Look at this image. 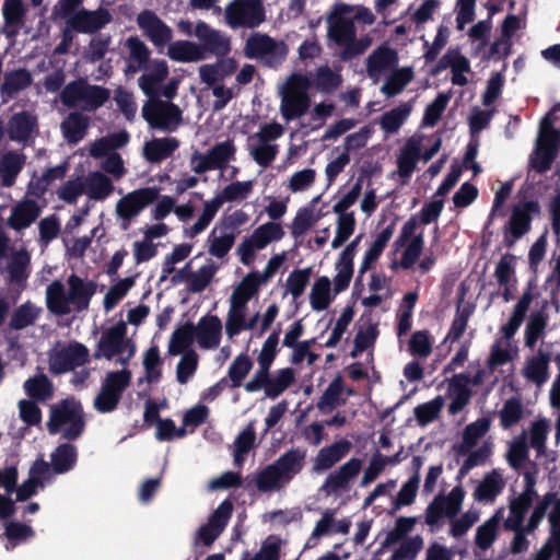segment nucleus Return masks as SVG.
I'll list each match as a JSON object with an SVG mask.
<instances>
[{"mask_svg": "<svg viewBox=\"0 0 560 560\" xmlns=\"http://www.w3.org/2000/svg\"><path fill=\"white\" fill-rule=\"evenodd\" d=\"M85 425L82 404L74 397L61 399L50 406L46 423L49 434L61 432L62 439L74 441L83 434Z\"/></svg>", "mask_w": 560, "mask_h": 560, "instance_id": "obj_1", "label": "nucleus"}, {"mask_svg": "<svg viewBox=\"0 0 560 560\" xmlns=\"http://www.w3.org/2000/svg\"><path fill=\"white\" fill-rule=\"evenodd\" d=\"M110 98V90L96 84H90L86 78H79L65 85L60 93L61 103L73 108L81 106L85 112H95Z\"/></svg>", "mask_w": 560, "mask_h": 560, "instance_id": "obj_2", "label": "nucleus"}, {"mask_svg": "<svg viewBox=\"0 0 560 560\" xmlns=\"http://www.w3.org/2000/svg\"><path fill=\"white\" fill-rule=\"evenodd\" d=\"M131 372L127 369L107 373L100 393L94 398V408L102 413L114 411L125 389L129 386Z\"/></svg>", "mask_w": 560, "mask_h": 560, "instance_id": "obj_3", "label": "nucleus"}, {"mask_svg": "<svg viewBox=\"0 0 560 560\" xmlns=\"http://www.w3.org/2000/svg\"><path fill=\"white\" fill-rule=\"evenodd\" d=\"M540 213V206L536 200H528L514 206L509 221L503 226V244L512 248L518 240L532 229V215Z\"/></svg>", "mask_w": 560, "mask_h": 560, "instance_id": "obj_4", "label": "nucleus"}, {"mask_svg": "<svg viewBox=\"0 0 560 560\" xmlns=\"http://www.w3.org/2000/svg\"><path fill=\"white\" fill-rule=\"evenodd\" d=\"M266 19L261 0H233L225 8V20L231 28H255Z\"/></svg>", "mask_w": 560, "mask_h": 560, "instance_id": "obj_5", "label": "nucleus"}, {"mask_svg": "<svg viewBox=\"0 0 560 560\" xmlns=\"http://www.w3.org/2000/svg\"><path fill=\"white\" fill-rule=\"evenodd\" d=\"M160 188L144 187L132 190L121 197L116 203V213L121 219V229L128 230L131 221L138 217L143 209L159 199Z\"/></svg>", "mask_w": 560, "mask_h": 560, "instance_id": "obj_6", "label": "nucleus"}, {"mask_svg": "<svg viewBox=\"0 0 560 560\" xmlns=\"http://www.w3.org/2000/svg\"><path fill=\"white\" fill-rule=\"evenodd\" d=\"M90 361L86 346L78 341H71L59 349H52L48 353L49 371L54 375H61L73 371Z\"/></svg>", "mask_w": 560, "mask_h": 560, "instance_id": "obj_7", "label": "nucleus"}, {"mask_svg": "<svg viewBox=\"0 0 560 560\" xmlns=\"http://www.w3.org/2000/svg\"><path fill=\"white\" fill-rule=\"evenodd\" d=\"M142 117L154 129L174 131L182 121V110L173 102L148 100L142 106Z\"/></svg>", "mask_w": 560, "mask_h": 560, "instance_id": "obj_8", "label": "nucleus"}, {"mask_svg": "<svg viewBox=\"0 0 560 560\" xmlns=\"http://www.w3.org/2000/svg\"><path fill=\"white\" fill-rule=\"evenodd\" d=\"M464 498L465 491L460 485L454 487L447 495L438 494L425 509V523L434 526L444 515L450 520L456 517Z\"/></svg>", "mask_w": 560, "mask_h": 560, "instance_id": "obj_9", "label": "nucleus"}, {"mask_svg": "<svg viewBox=\"0 0 560 560\" xmlns=\"http://www.w3.org/2000/svg\"><path fill=\"white\" fill-rule=\"evenodd\" d=\"M244 52L247 58H266L272 65L283 61L288 49L284 43H278L267 34L255 33L247 38Z\"/></svg>", "mask_w": 560, "mask_h": 560, "instance_id": "obj_10", "label": "nucleus"}, {"mask_svg": "<svg viewBox=\"0 0 560 560\" xmlns=\"http://www.w3.org/2000/svg\"><path fill=\"white\" fill-rule=\"evenodd\" d=\"M353 7L347 3H337L329 14L327 35L336 45L354 39L357 30L352 18Z\"/></svg>", "mask_w": 560, "mask_h": 560, "instance_id": "obj_11", "label": "nucleus"}, {"mask_svg": "<svg viewBox=\"0 0 560 560\" xmlns=\"http://www.w3.org/2000/svg\"><path fill=\"white\" fill-rule=\"evenodd\" d=\"M137 24L143 35L159 49L168 46L173 30L154 11L144 9L137 15Z\"/></svg>", "mask_w": 560, "mask_h": 560, "instance_id": "obj_12", "label": "nucleus"}, {"mask_svg": "<svg viewBox=\"0 0 560 560\" xmlns=\"http://www.w3.org/2000/svg\"><path fill=\"white\" fill-rule=\"evenodd\" d=\"M126 335L127 325L122 320L105 329L97 341L93 358L95 360H100L102 358L112 360L116 355L122 354L129 343Z\"/></svg>", "mask_w": 560, "mask_h": 560, "instance_id": "obj_13", "label": "nucleus"}, {"mask_svg": "<svg viewBox=\"0 0 560 560\" xmlns=\"http://www.w3.org/2000/svg\"><path fill=\"white\" fill-rule=\"evenodd\" d=\"M253 273H247L233 291L230 299V310L225 323V330L233 329V325L241 323L246 316L247 303L258 293L257 283L252 282Z\"/></svg>", "mask_w": 560, "mask_h": 560, "instance_id": "obj_14", "label": "nucleus"}, {"mask_svg": "<svg viewBox=\"0 0 560 560\" xmlns=\"http://www.w3.org/2000/svg\"><path fill=\"white\" fill-rule=\"evenodd\" d=\"M110 12L100 7L96 10L80 9L66 20L68 26L77 33L93 34L112 22Z\"/></svg>", "mask_w": 560, "mask_h": 560, "instance_id": "obj_15", "label": "nucleus"}, {"mask_svg": "<svg viewBox=\"0 0 560 560\" xmlns=\"http://www.w3.org/2000/svg\"><path fill=\"white\" fill-rule=\"evenodd\" d=\"M535 299L533 293V284L528 282L527 288L523 291L520 300L513 307L510 318L500 327V334L509 342L517 332L526 318L530 304Z\"/></svg>", "mask_w": 560, "mask_h": 560, "instance_id": "obj_16", "label": "nucleus"}, {"mask_svg": "<svg viewBox=\"0 0 560 560\" xmlns=\"http://www.w3.org/2000/svg\"><path fill=\"white\" fill-rule=\"evenodd\" d=\"M194 33L201 42L200 46L203 48L205 52L223 57L231 50L230 39L223 36L221 32L211 28L203 21L197 22Z\"/></svg>", "mask_w": 560, "mask_h": 560, "instance_id": "obj_17", "label": "nucleus"}, {"mask_svg": "<svg viewBox=\"0 0 560 560\" xmlns=\"http://www.w3.org/2000/svg\"><path fill=\"white\" fill-rule=\"evenodd\" d=\"M195 337L200 348H218L222 336V323L215 315L202 316L195 326Z\"/></svg>", "mask_w": 560, "mask_h": 560, "instance_id": "obj_18", "label": "nucleus"}, {"mask_svg": "<svg viewBox=\"0 0 560 560\" xmlns=\"http://www.w3.org/2000/svg\"><path fill=\"white\" fill-rule=\"evenodd\" d=\"M126 48L128 49L126 74H135L138 71H147L149 69L151 50L138 36H130L126 39Z\"/></svg>", "mask_w": 560, "mask_h": 560, "instance_id": "obj_19", "label": "nucleus"}, {"mask_svg": "<svg viewBox=\"0 0 560 560\" xmlns=\"http://www.w3.org/2000/svg\"><path fill=\"white\" fill-rule=\"evenodd\" d=\"M362 469V460L360 458H351L342 464L336 471L329 474L323 485V489L327 492H337L348 487V483L359 475Z\"/></svg>", "mask_w": 560, "mask_h": 560, "instance_id": "obj_20", "label": "nucleus"}, {"mask_svg": "<svg viewBox=\"0 0 560 560\" xmlns=\"http://www.w3.org/2000/svg\"><path fill=\"white\" fill-rule=\"evenodd\" d=\"M42 212L37 201L32 199L23 200L16 203L11 215L7 220V225L14 231H22L32 225Z\"/></svg>", "mask_w": 560, "mask_h": 560, "instance_id": "obj_21", "label": "nucleus"}, {"mask_svg": "<svg viewBox=\"0 0 560 560\" xmlns=\"http://www.w3.org/2000/svg\"><path fill=\"white\" fill-rule=\"evenodd\" d=\"M70 304L74 305L77 312L88 310L92 296L96 292L94 281H84L79 276L72 273L68 278Z\"/></svg>", "mask_w": 560, "mask_h": 560, "instance_id": "obj_22", "label": "nucleus"}, {"mask_svg": "<svg viewBox=\"0 0 560 560\" xmlns=\"http://www.w3.org/2000/svg\"><path fill=\"white\" fill-rule=\"evenodd\" d=\"M546 504H548L547 501L534 508L525 526H520L517 529H508L509 532H514V537L511 542L512 553H522L528 549L529 541L526 538V534L533 533L539 526L545 517Z\"/></svg>", "mask_w": 560, "mask_h": 560, "instance_id": "obj_23", "label": "nucleus"}, {"mask_svg": "<svg viewBox=\"0 0 560 560\" xmlns=\"http://www.w3.org/2000/svg\"><path fill=\"white\" fill-rule=\"evenodd\" d=\"M36 128V116L26 110H22L11 116L8 122L7 132L12 141L27 142Z\"/></svg>", "mask_w": 560, "mask_h": 560, "instance_id": "obj_24", "label": "nucleus"}, {"mask_svg": "<svg viewBox=\"0 0 560 560\" xmlns=\"http://www.w3.org/2000/svg\"><path fill=\"white\" fill-rule=\"evenodd\" d=\"M351 447L350 441L341 439L329 446L320 448L314 460V469L316 471L330 469L350 452Z\"/></svg>", "mask_w": 560, "mask_h": 560, "instance_id": "obj_25", "label": "nucleus"}, {"mask_svg": "<svg viewBox=\"0 0 560 560\" xmlns=\"http://www.w3.org/2000/svg\"><path fill=\"white\" fill-rule=\"evenodd\" d=\"M305 457V450L293 447L280 455L272 464L279 470L284 482L289 483L302 470Z\"/></svg>", "mask_w": 560, "mask_h": 560, "instance_id": "obj_26", "label": "nucleus"}, {"mask_svg": "<svg viewBox=\"0 0 560 560\" xmlns=\"http://www.w3.org/2000/svg\"><path fill=\"white\" fill-rule=\"evenodd\" d=\"M421 156V140L410 137L402 147L397 159L398 174L404 179H409L416 170Z\"/></svg>", "mask_w": 560, "mask_h": 560, "instance_id": "obj_27", "label": "nucleus"}, {"mask_svg": "<svg viewBox=\"0 0 560 560\" xmlns=\"http://www.w3.org/2000/svg\"><path fill=\"white\" fill-rule=\"evenodd\" d=\"M33 82L31 72L25 68L9 71L4 74L0 85V94L3 102L13 98L19 92L27 89Z\"/></svg>", "mask_w": 560, "mask_h": 560, "instance_id": "obj_28", "label": "nucleus"}, {"mask_svg": "<svg viewBox=\"0 0 560 560\" xmlns=\"http://www.w3.org/2000/svg\"><path fill=\"white\" fill-rule=\"evenodd\" d=\"M398 63V54L387 45H381L366 59V72L370 78L380 75L384 70Z\"/></svg>", "mask_w": 560, "mask_h": 560, "instance_id": "obj_29", "label": "nucleus"}, {"mask_svg": "<svg viewBox=\"0 0 560 560\" xmlns=\"http://www.w3.org/2000/svg\"><path fill=\"white\" fill-rule=\"evenodd\" d=\"M550 360L551 355L549 352L538 350L535 355L527 359L523 369V375L537 386H541L549 378Z\"/></svg>", "mask_w": 560, "mask_h": 560, "instance_id": "obj_30", "label": "nucleus"}, {"mask_svg": "<svg viewBox=\"0 0 560 560\" xmlns=\"http://www.w3.org/2000/svg\"><path fill=\"white\" fill-rule=\"evenodd\" d=\"M46 306L55 315H67L71 312L69 293H66L63 283L54 280L46 288Z\"/></svg>", "mask_w": 560, "mask_h": 560, "instance_id": "obj_31", "label": "nucleus"}, {"mask_svg": "<svg viewBox=\"0 0 560 560\" xmlns=\"http://www.w3.org/2000/svg\"><path fill=\"white\" fill-rule=\"evenodd\" d=\"M167 56L178 62H196L206 59L203 48L199 44L189 40L171 42Z\"/></svg>", "mask_w": 560, "mask_h": 560, "instance_id": "obj_32", "label": "nucleus"}, {"mask_svg": "<svg viewBox=\"0 0 560 560\" xmlns=\"http://www.w3.org/2000/svg\"><path fill=\"white\" fill-rule=\"evenodd\" d=\"M89 126L90 118L88 116L73 112L65 118L60 127L68 143L77 144L85 137Z\"/></svg>", "mask_w": 560, "mask_h": 560, "instance_id": "obj_33", "label": "nucleus"}, {"mask_svg": "<svg viewBox=\"0 0 560 560\" xmlns=\"http://www.w3.org/2000/svg\"><path fill=\"white\" fill-rule=\"evenodd\" d=\"M469 376L465 373H459L453 376L450 387L453 392L452 400L448 405V412L456 415L463 410L470 400L471 390L468 387Z\"/></svg>", "mask_w": 560, "mask_h": 560, "instance_id": "obj_34", "label": "nucleus"}, {"mask_svg": "<svg viewBox=\"0 0 560 560\" xmlns=\"http://www.w3.org/2000/svg\"><path fill=\"white\" fill-rule=\"evenodd\" d=\"M548 502L546 504L545 514L548 509L552 505V510L549 513V523L551 527V541L552 549L555 550L557 558L560 560V498H558L557 492H547L542 499L536 504L539 506L544 502Z\"/></svg>", "mask_w": 560, "mask_h": 560, "instance_id": "obj_35", "label": "nucleus"}, {"mask_svg": "<svg viewBox=\"0 0 560 560\" xmlns=\"http://www.w3.org/2000/svg\"><path fill=\"white\" fill-rule=\"evenodd\" d=\"M51 469L55 474L61 475L70 471L77 464L78 451L73 444H59L50 455Z\"/></svg>", "mask_w": 560, "mask_h": 560, "instance_id": "obj_36", "label": "nucleus"}, {"mask_svg": "<svg viewBox=\"0 0 560 560\" xmlns=\"http://www.w3.org/2000/svg\"><path fill=\"white\" fill-rule=\"evenodd\" d=\"M84 189L90 199L104 200L114 191V184L108 176L96 171L86 177Z\"/></svg>", "mask_w": 560, "mask_h": 560, "instance_id": "obj_37", "label": "nucleus"}, {"mask_svg": "<svg viewBox=\"0 0 560 560\" xmlns=\"http://www.w3.org/2000/svg\"><path fill=\"white\" fill-rule=\"evenodd\" d=\"M311 100L308 94H285L281 101V115L285 121H291L295 118L302 117L308 110Z\"/></svg>", "mask_w": 560, "mask_h": 560, "instance_id": "obj_38", "label": "nucleus"}, {"mask_svg": "<svg viewBox=\"0 0 560 560\" xmlns=\"http://www.w3.org/2000/svg\"><path fill=\"white\" fill-rule=\"evenodd\" d=\"M178 148L175 138L153 139L145 143L143 149L144 158L151 163H159L173 154Z\"/></svg>", "mask_w": 560, "mask_h": 560, "instance_id": "obj_39", "label": "nucleus"}, {"mask_svg": "<svg viewBox=\"0 0 560 560\" xmlns=\"http://www.w3.org/2000/svg\"><path fill=\"white\" fill-rule=\"evenodd\" d=\"M503 518V508L498 509L494 514L480 525L476 530L475 542L482 549H489L497 538L499 525Z\"/></svg>", "mask_w": 560, "mask_h": 560, "instance_id": "obj_40", "label": "nucleus"}, {"mask_svg": "<svg viewBox=\"0 0 560 560\" xmlns=\"http://www.w3.org/2000/svg\"><path fill=\"white\" fill-rule=\"evenodd\" d=\"M504 480L499 471L492 470L487 474L474 491V498L477 501H493L503 490Z\"/></svg>", "mask_w": 560, "mask_h": 560, "instance_id": "obj_41", "label": "nucleus"}, {"mask_svg": "<svg viewBox=\"0 0 560 560\" xmlns=\"http://www.w3.org/2000/svg\"><path fill=\"white\" fill-rule=\"evenodd\" d=\"M224 201L220 197V195H217L211 200L206 201L203 205L202 213L197 220V222L190 228H185V236L194 238L195 236L203 232L210 224V222L213 220V218L215 217L217 212L219 211Z\"/></svg>", "mask_w": 560, "mask_h": 560, "instance_id": "obj_42", "label": "nucleus"}, {"mask_svg": "<svg viewBox=\"0 0 560 560\" xmlns=\"http://www.w3.org/2000/svg\"><path fill=\"white\" fill-rule=\"evenodd\" d=\"M548 325V315L544 311L533 312L528 318L524 332V342L533 349L537 341L544 337Z\"/></svg>", "mask_w": 560, "mask_h": 560, "instance_id": "obj_43", "label": "nucleus"}, {"mask_svg": "<svg viewBox=\"0 0 560 560\" xmlns=\"http://www.w3.org/2000/svg\"><path fill=\"white\" fill-rule=\"evenodd\" d=\"M235 226H224V229H230L229 233H224L220 236L215 235L217 228H214L208 236V253L218 258L223 259L229 252L232 249L235 243L236 234L234 233Z\"/></svg>", "mask_w": 560, "mask_h": 560, "instance_id": "obj_44", "label": "nucleus"}, {"mask_svg": "<svg viewBox=\"0 0 560 560\" xmlns=\"http://www.w3.org/2000/svg\"><path fill=\"white\" fill-rule=\"evenodd\" d=\"M343 392V382L340 375L336 376L328 387L323 393L322 397L317 402L319 411L327 413L336 409L338 406L346 402L345 399H340V395Z\"/></svg>", "mask_w": 560, "mask_h": 560, "instance_id": "obj_45", "label": "nucleus"}, {"mask_svg": "<svg viewBox=\"0 0 560 560\" xmlns=\"http://www.w3.org/2000/svg\"><path fill=\"white\" fill-rule=\"evenodd\" d=\"M196 327L192 323L188 322L174 330L168 343V353L177 355L188 351L195 338Z\"/></svg>", "mask_w": 560, "mask_h": 560, "instance_id": "obj_46", "label": "nucleus"}, {"mask_svg": "<svg viewBox=\"0 0 560 560\" xmlns=\"http://www.w3.org/2000/svg\"><path fill=\"white\" fill-rule=\"evenodd\" d=\"M330 291L331 282L328 277L323 276L315 280L310 294L311 306L314 311L320 312L329 306L332 301Z\"/></svg>", "mask_w": 560, "mask_h": 560, "instance_id": "obj_47", "label": "nucleus"}, {"mask_svg": "<svg viewBox=\"0 0 560 560\" xmlns=\"http://www.w3.org/2000/svg\"><path fill=\"white\" fill-rule=\"evenodd\" d=\"M24 389L28 397L36 401H46L54 394L52 383L45 375H35L24 383Z\"/></svg>", "mask_w": 560, "mask_h": 560, "instance_id": "obj_48", "label": "nucleus"}, {"mask_svg": "<svg viewBox=\"0 0 560 560\" xmlns=\"http://www.w3.org/2000/svg\"><path fill=\"white\" fill-rule=\"evenodd\" d=\"M255 485L260 492H270L278 491L288 483L284 482L276 466L270 464L257 474Z\"/></svg>", "mask_w": 560, "mask_h": 560, "instance_id": "obj_49", "label": "nucleus"}, {"mask_svg": "<svg viewBox=\"0 0 560 560\" xmlns=\"http://www.w3.org/2000/svg\"><path fill=\"white\" fill-rule=\"evenodd\" d=\"M284 236V231L280 223L270 221L259 225L254 230L250 238L255 242L257 249L265 248L272 241H280Z\"/></svg>", "mask_w": 560, "mask_h": 560, "instance_id": "obj_50", "label": "nucleus"}, {"mask_svg": "<svg viewBox=\"0 0 560 560\" xmlns=\"http://www.w3.org/2000/svg\"><path fill=\"white\" fill-rule=\"evenodd\" d=\"M533 502L520 497L511 498L509 501V516L503 522L504 529H517L524 526L525 515L530 509Z\"/></svg>", "mask_w": 560, "mask_h": 560, "instance_id": "obj_51", "label": "nucleus"}, {"mask_svg": "<svg viewBox=\"0 0 560 560\" xmlns=\"http://www.w3.org/2000/svg\"><path fill=\"white\" fill-rule=\"evenodd\" d=\"M412 79L413 71L411 68L395 70L382 85L381 92L387 97H394L399 94Z\"/></svg>", "mask_w": 560, "mask_h": 560, "instance_id": "obj_52", "label": "nucleus"}, {"mask_svg": "<svg viewBox=\"0 0 560 560\" xmlns=\"http://www.w3.org/2000/svg\"><path fill=\"white\" fill-rule=\"evenodd\" d=\"M411 112V105L404 103L386 113L381 117V128L386 133H394L398 131Z\"/></svg>", "mask_w": 560, "mask_h": 560, "instance_id": "obj_53", "label": "nucleus"}, {"mask_svg": "<svg viewBox=\"0 0 560 560\" xmlns=\"http://www.w3.org/2000/svg\"><path fill=\"white\" fill-rule=\"evenodd\" d=\"M30 255L25 250L13 253L7 267L10 282L20 284L27 279L28 273L26 269L30 265Z\"/></svg>", "mask_w": 560, "mask_h": 560, "instance_id": "obj_54", "label": "nucleus"}, {"mask_svg": "<svg viewBox=\"0 0 560 560\" xmlns=\"http://www.w3.org/2000/svg\"><path fill=\"white\" fill-rule=\"evenodd\" d=\"M444 406V398L439 395L432 400L418 405L413 412L419 425L424 427L439 418Z\"/></svg>", "mask_w": 560, "mask_h": 560, "instance_id": "obj_55", "label": "nucleus"}, {"mask_svg": "<svg viewBox=\"0 0 560 560\" xmlns=\"http://www.w3.org/2000/svg\"><path fill=\"white\" fill-rule=\"evenodd\" d=\"M38 313L39 311L31 302H26L14 310L9 326L14 330L24 329L35 323Z\"/></svg>", "mask_w": 560, "mask_h": 560, "instance_id": "obj_56", "label": "nucleus"}, {"mask_svg": "<svg viewBox=\"0 0 560 560\" xmlns=\"http://www.w3.org/2000/svg\"><path fill=\"white\" fill-rule=\"evenodd\" d=\"M294 382V372L291 368H284L278 371L276 377H271L265 387V395L275 399L288 389Z\"/></svg>", "mask_w": 560, "mask_h": 560, "instance_id": "obj_57", "label": "nucleus"}, {"mask_svg": "<svg viewBox=\"0 0 560 560\" xmlns=\"http://www.w3.org/2000/svg\"><path fill=\"white\" fill-rule=\"evenodd\" d=\"M342 83L341 74L334 72L328 66L317 68L314 79L315 88L323 93L336 91Z\"/></svg>", "mask_w": 560, "mask_h": 560, "instance_id": "obj_58", "label": "nucleus"}, {"mask_svg": "<svg viewBox=\"0 0 560 560\" xmlns=\"http://www.w3.org/2000/svg\"><path fill=\"white\" fill-rule=\"evenodd\" d=\"M524 416L522 401L516 397L506 399L500 410V422L504 429H510L517 424Z\"/></svg>", "mask_w": 560, "mask_h": 560, "instance_id": "obj_59", "label": "nucleus"}, {"mask_svg": "<svg viewBox=\"0 0 560 560\" xmlns=\"http://www.w3.org/2000/svg\"><path fill=\"white\" fill-rule=\"evenodd\" d=\"M133 284L135 279L132 277H127L112 285L104 296L103 304L105 311L108 312L113 310L126 296Z\"/></svg>", "mask_w": 560, "mask_h": 560, "instance_id": "obj_60", "label": "nucleus"}, {"mask_svg": "<svg viewBox=\"0 0 560 560\" xmlns=\"http://www.w3.org/2000/svg\"><path fill=\"white\" fill-rule=\"evenodd\" d=\"M448 94L439 93L436 97L425 107L424 115L422 118V125L425 127H434L441 119L448 104Z\"/></svg>", "mask_w": 560, "mask_h": 560, "instance_id": "obj_61", "label": "nucleus"}, {"mask_svg": "<svg viewBox=\"0 0 560 560\" xmlns=\"http://www.w3.org/2000/svg\"><path fill=\"white\" fill-rule=\"evenodd\" d=\"M236 148L233 140L228 139L226 141L214 144L208 152L211 162L218 170H221L225 164L235 159Z\"/></svg>", "mask_w": 560, "mask_h": 560, "instance_id": "obj_62", "label": "nucleus"}, {"mask_svg": "<svg viewBox=\"0 0 560 560\" xmlns=\"http://www.w3.org/2000/svg\"><path fill=\"white\" fill-rule=\"evenodd\" d=\"M558 154L547 149L535 145L529 154V165L538 174H545L551 170Z\"/></svg>", "mask_w": 560, "mask_h": 560, "instance_id": "obj_63", "label": "nucleus"}, {"mask_svg": "<svg viewBox=\"0 0 560 560\" xmlns=\"http://www.w3.org/2000/svg\"><path fill=\"white\" fill-rule=\"evenodd\" d=\"M409 351L412 355L427 358L432 352L433 339L429 330H418L411 335Z\"/></svg>", "mask_w": 560, "mask_h": 560, "instance_id": "obj_64", "label": "nucleus"}]
</instances>
